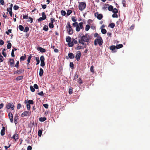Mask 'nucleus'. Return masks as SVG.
<instances>
[{
	"label": "nucleus",
	"mask_w": 150,
	"mask_h": 150,
	"mask_svg": "<svg viewBox=\"0 0 150 150\" xmlns=\"http://www.w3.org/2000/svg\"><path fill=\"white\" fill-rule=\"evenodd\" d=\"M79 42L82 45H86V44L84 43L85 42L89 43L90 42L89 35L87 34L83 35L79 40Z\"/></svg>",
	"instance_id": "nucleus-1"
},
{
	"label": "nucleus",
	"mask_w": 150,
	"mask_h": 150,
	"mask_svg": "<svg viewBox=\"0 0 150 150\" xmlns=\"http://www.w3.org/2000/svg\"><path fill=\"white\" fill-rule=\"evenodd\" d=\"M103 43V40L102 38L100 36L98 37L94 41V45L96 46L98 44L99 46H101L102 45Z\"/></svg>",
	"instance_id": "nucleus-2"
},
{
	"label": "nucleus",
	"mask_w": 150,
	"mask_h": 150,
	"mask_svg": "<svg viewBox=\"0 0 150 150\" xmlns=\"http://www.w3.org/2000/svg\"><path fill=\"white\" fill-rule=\"evenodd\" d=\"M66 28L69 34L71 35L73 34V30L71 28V26L70 25V23L69 22L67 23Z\"/></svg>",
	"instance_id": "nucleus-3"
},
{
	"label": "nucleus",
	"mask_w": 150,
	"mask_h": 150,
	"mask_svg": "<svg viewBox=\"0 0 150 150\" xmlns=\"http://www.w3.org/2000/svg\"><path fill=\"white\" fill-rule=\"evenodd\" d=\"M86 6V4L85 2H80L78 6L79 9L80 11H82L85 8Z\"/></svg>",
	"instance_id": "nucleus-4"
},
{
	"label": "nucleus",
	"mask_w": 150,
	"mask_h": 150,
	"mask_svg": "<svg viewBox=\"0 0 150 150\" xmlns=\"http://www.w3.org/2000/svg\"><path fill=\"white\" fill-rule=\"evenodd\" d=\"M6 108L7 110L11 108V110H13L14 109V106L12 103H7L6 104Z\"/></svg>",
	"instance_id": "nucleus-5"
},
{
	"label": "nucleus",
	"mask_w": 150,
	"mask_h": 150,
	"mask_svg": "<svg viewBox=\"0 0 150 150\" xmlns=\"http://www.w3.org/2000/svg\"><path fill=\"white\" fill-rule=\"evenodd\" d=\"M83 23L82 22L79 23L78 25H77L76 27V30L77 32H79L80 31L81 29H82L83 28Z\"/></svg>",
	"instance_id": "nucleus-6"
},
{
	"label": "nucleus",
	"mask_w": 150,
	"mask_h": 150,
	"mask_svg": "<svg viewBox=\"0 0 150 150\" xmlns=\"http://www.w3.org/2000/svg\"><path fill=\"white\" fill-rule=\"evenodd\" d=\"M95 16L97 17L99 20H101L103 18V15L101 14H99L98 12H96L94 14Z\"/></svg>",
	"instance_id": "nucleus-7"
},
{
	"label": "nucleus",
	"mask_w": 150,
	"mask_h": 150,
	"mask_svg": "<svg viewBox=\"0 0 150 150\" xmlns=\"http://www.w3.org/2000/svg\"><path fill=\"white\" fill-rule=\"evenodd\" d=\"M30 112L28 111H25L21 114V116L23 117L27 115L30 116Z\"/></svg>",
	"instance_id": "nucleus-8"
},
{
	"label": "nucleus",
	"mask_w": 150,
	"mask_h": 150,
	"mask_svg": "<svg viewBox=\"0 0 150 150\" xmlns=\"http://www.w3.org/2000/svg\"><path fill=\"white\" fill-rule=\"evenodd\" d=\"M8 116L11 122V123H13V115L12 113L11 112H9L8 114Z\"/></svg>",
	"instance_id": "nucleus-9"
},
{
	"label": "nucleus",
	"mask_w": 150,
	"mask_h": 150,
	"mask_svg": "<svg viewBox=\"0 0 150 150\" xmlns=\"http://www.w3.org/2000/svg\"><path fill=\"white\" fill-rule=\"evenodd\" d=\"M77 53L76 54L75 58L77 61H79V59L81 57V53L80 51H78L77 52Z\"/></svg>",
	"instance_id": "nucleus-10"
},
{
	"label": "nucleus",
	"mask_w": 150,
	"mask_h": 150,
	"mask_svg": "<svg viewBox=\"0 0 150 150\" xmlns=\"http://www.w3.org/2000/svg\"><path fill=\"white\" fill-rule=\"evenodd\" d=\"M8 62L9 63L10 66L11 67H13L14 62V60L13 59H10Z\"/></svg>",
	"instance_id": "nucleus-11"
},
{
	"label": "nucleus",
	"mask_w": 150,
	"mask_h": 150,
	"mask_svg": "<svg viewBox=\"0 0 150 150\" xmlns=\"http://www.w3.org/2000/svg\"><path fill=\"white\" fill-rule=\"evenodd\" d=\"M116 47L115 45H112L110 47V49L112 50L113 52H116Z\"/></svg>",
	"instance_id": "nucleus-12"
},
{
	"label": "nucleus",
	"mask_w": 150,
	"mask_h": 150,
	"mask_svg": "<svg viewBox=\"0 0 150 150\" xmlns=\"http://www.w3.org/2000/svg\"><path fill=\"white\" fill-rule=\"evenodd\" d=\"M25 103H28L29 104H33L34 103V102L33 100H25L24 101Z\"/></svg>",
	"instance_id": "nucleus-13"
},
{
	"label": "nucleus",
	"mask_w": 150,
	"mask_h": 150,
	"mask_svg": "<svg viewBox=\"0 0 150 150\" xmlns=\"http://www.w3.org/2000/svg\"><path fill=\"white\" fill-rule=\"evenodd\" d=\"M37 49L38 51H39L42 53L45 52H46V50L45 49L40 47H38L37 48Z\"/></svg>",
	"instance_id": "nucleus-14"
},
{
	"label": "nucleus",
	"mask_w": 150,
	"mask_h": 150,
	"mask_svg": "<svg viewBox=\"0 0 150 150\" xmlns=\"http://www.w3.org/2000/svg\"><path fill=\"white\" fill-rule=\"evenodd\" d=\"M5 133V128L4 127H3L2 129L1 130V135L2 136L4 135Z\"/></svg>",
	"instance_id": "nucleus-15"
},
{
	"label": "nucleus",
	"mask_w": 150,
	"mask_h": 150,
	"mask_svg": "<svg viewBox=\"0 0 150 150\" xmlns=\"http://www.w3.org/2000/svg\"><path fill=\"white\" fill-rule=\"evenodd\" d=\"M68 55L69 58L71 59H73L74 57V54L72 53H69Z\"/></svg>",
	"instance_id": "nucleus-16"
},
{
	"label": "nucleus",
	"mask_w": 150,
	"mask_h": 150,
	"mask_svg": "<svg viewBox=\"0 0 150 150\" xmlns=\"http://www.w3.org/2000/svg\"><path fill=\"white\" fill-rule=\"evenodd\" d=\"M43 73V69L42 68H40V71H39V76H42Z\"/></svg>",
	"instance_id": "nucleus-17"
},
{
	"label": "nucleus",
	"mask_w": 150,
	"mask_h": 150,
	"mask_svg": "<svg viewBox=\"0 0 150 150\" xmlns=\"http://www.w3.org/2000/svg\"><path fill=\"white\" fill-rule=\"evenodd\" d=\"M18 135L17 134H15L13 135V137H12V138L14 139L15 141L17 139H18Z\"/></svg>",
	"instance_id": "nucleus-18"
},
{
	"label": "nucleus",
	"mask_w": 150,
	"mask_h": 150,
	"mask_svg": "<svg viewBox=\"0 0 150 150\" xmlns=\"http://www.w3.org/2000/svg\"><path fill=\"white\" fill-rule=\"evenodd\" d=\"M46 119V118L45 117H41L39 118V120L40 121L43 122L45 121Z\"/></svg>",
	"instance_id": "nucleus-19"
},
{
	"label": "nucleus",
	"mask_w": 150,
	"mask_h": 150,
	"mask_svg": "<svg viewBox=\"0 0 150 150\" xmlns=\"http://www.w3.org/2000/svg\"><path fill=\"white\" fill-rule=\"evenodd\" d=\"M48 29V28L47 25H45L44 26L43 28V30L45 31H47Z\"/></svg>",
	"instance_id": "nucleus-20"
},
{
	"label": "nucleus",
	"mask_w": 150,
	"mask_h": 150,
	"mask_svg": "<svg viewBox=\"0 0 150 150\" xmlns=\"http://www.w3.org/2000/svg\"><path fill=\"white\" fill-rule=\"evenodd\" d=\"M25 57H26V55H25V54L24 56H22L20 58V61H24L25 60Z\"/></svg>",
	"instance_id": "nucleus-21"
},
{
	"label": "nucleus",
	"mask_w": 150,
	"mask_h": 150,
	"mask_svg": "<svg viewBox=\"0 0 150 150\" xmlns=\"http://www.w3.org/2000/svg\"><path fill=\"white\" fill-rule=\"evenodd\" d=\"M19 29L21 31H23L24 29L23 26L21 25H20L18 26Z\"/></svg>",
	"instance_id": "nucleus-22"
},
{
	"label": "nucleus",
	"mask_w": 150,
	"mask_h": 150,
	"mask_svg": "<svg viewBox=\"0 0 150 150\" xmlns=\"http://www.w3.org/2000/svg\"><path fill=\"white\" fill-rule=\"evenodd\" d=\"M35 60L37 62V63L36 65H37L38 64L40 63V60H39V58L38 57H35Z\"/></svg>",
	"instance_id": "nucleus-23"
},
{
	"label": "nucleus",
	"mask_w": 150,
	"mask_h": 150,
	"mask_svg": "<svg viewBox=\"0 0 150 150\" xmlns=\"http://www.w3.org/2000/svg\"><path fill=\"white\" fill-rule=\"evenodd\" d=\"M23 78V76H21L17 77L16 78V80L17 81H19L22 79Z\"/></svg>",
	"instance_id": "nucleus-24"
},
{
	"label": "nucleus",
	"mask_w": 150,
	"mask_h": 150,
	"mask_svg": "<svg viewBox=\"0 0 150 150\" xmlns=\"http://www.w3.org/2000/svg\"><path fill=\"white\" fill-rule=\"evenodd\" d=\"M68 46L69 47H72L74 45V44L73 43V42H71V41L70 42H68Z\"/></svg>",
	"instance_id": "nucleus-25"
},
{
	"label": "nucleus",
	"mask_w": 150,
	"mask_h": 150,
	"mask_svg": "<svg viewBox=\"0 0 150 150\" xmlns=\"http://www.w3.org/2000/svg\"><path fill=\"white\" fill-rule=\"evenodd\" d=\"M123 47V45L122 44H120L118 45H116V48L117 49H119L120 48H122Z\"/></svg>",
	"instance_id": "nucleus-26"
},
{
	"label": "nucleus",
	"mask_w": 150,
	"mask_h": 150,
	"mask_svg": "<svg viewBox=\"0 0 150 150\" xmlns=\"http://www.w3.org/2000/svg\"><path fill=\"white\" fill-rule=\"evenodd\" d=\"M108 9L110 11H112L113 9V6L111 5H110L108 6Z\"/></svg>",
	"instance_id": "nucleus-27"
},
{
	"label": "nucleus",
	"mask_w": 150,
	"mask_h": 150,
	"mask_svg": "<svg viewBox=\"0 0 150 150\" xmlns=\"http://www.w3.org/2000/svg\"><path fill=\"white\" fill-rule=\"evenodd\" d=\"M101 32L103 34H105L106 33V30L103 28H102L101 30Z\"/></svg>",
	"instance_id": "nucleus-28"
},
{
	"label": "nucleus",
	"mask_w": 150,
	"mask_h": 150,
	"mask_svg": "<svg viewBox=\"0 0 150 150\" xmlns=\"http://www.w3.org/2000/svg\"><path fill=\"white\" fill-rule=\"evenodd\" d=\"M42 131L41 130H39L38 131V136L40 137L41 136L42 134Z\"/></svg>",
	"instance_id": "nucleus-29"
},
{
	"label": "nucleus",
	"mask_w": 150,
	"mask_h": 150,
	"mask_svg": "<svg viewBox=\"0 0 150 150\" xmlns=\"http://www.w3.org/2000/svg\"><path fill=\"white\" fill-rule=\"evenodd\" d=\"M31 57L32 56L31 55H30L28 57L27 60L28 64L30 62V60Z\"/></svg>",
	"instance_id": "nucleus-30"
},
{
	"label": "nucleus",
	"mask_w": 150,
	"mask_h": 150,
	"mask_svg": "<svg viewBox=\"0 0 150 150\" xmlns=\"http://www.w3.org/2000/svg\"><path fill=\"white\" fill-rule=\"evenodd\" d=\"M71 40V38L69 36H68L66 38V41L67 42H70Z\"/></svg>",
	"instance_id": "nucleus-31"
},
{
	"label": "nucleus",
	"mask_w": 150,
	"mask_h": 150,
	"mask_svg": "<svg viewBox=\"0 0 150 150\" xmlns=\"http://www.w3.org/2000/svg\"><path fill=\"white\" fill-rule=\"evenodd\" d=\"M42 18H43L45 20V19L46 18V16L45 15V13L44 12H43L42 13Z\"/></svg>",
	"instance_id": "nucleus-32"
},
{
	"label": "nucleus",
	"mask_w": 150,
	"mask_h": 150,
	"mask_svg": "<svg viewBox=\"0 0 150 150\" xmlns=\"http://www.w3.org/2000/svg\"><path fill=\"white\" fill-rule=\"evenodd\" d=\"M18 116L17 114L15 115L14 117V120H18Z\"/></svg>",
	"instance_id": "nucleus-33"
},
{
	"label": "nucleus",
	"mask_w": 150,
	"mask_h": 150,
	"mask_svg": "<svg viewBox=\"0 0 150 150\" xmlns=\"http://www.w3.org/2000/svg\"><path fill=\"white\" fill-rule=\"evenodd\" d=\"M53 23H50L49 25V26L50 28H52L54 27Z\"/></svg>",
	"instance_id": "nucleus-34"
},
{
	"label": "nucleus",
	"mask_w": 150,
	"mask_h": 150,
	"mask_svg": "<svg viewBox=\"0 0 150 150\" xmlns=\"http://www.w3.org/2000/svg\"><path fill=\"white\" fill-rule=\"evenodd\" d=\"M90 28V26L89 25H87L86 26L85 28V30L86 31H88Z\"/></svg>",
	"instance_id": "nucleus-35"
},
{
	"label": "nucleus",
	"mask_w": 150,
	"mask_h": 150,
	"mask_svg": "<svg viewBox=\"0 0 150 150\" xmlns=\"http://www.w3.org/2000/svg\"><path fill=\"white\" fill-rule=\"evenodd\" d=\"M12 46L11 43L10 42L8 43L7 45V48L9 49L11 48Z\"/></svg>",
	"instance_id": "nucleus-36"
},
{
	"label": "nucleus",
	"mask_w": 150,
	"mask_h": 150,
	"mask_svg": "<svg viewBox=\"0 0 150 150\" xmlns=\"http://www.w3.org/2000/svg\"><path fill=\"white\" fill-rule=\"evenodd\" d=\"M72 12L71 10H69L67 11V16H69Z\"/></svg>",
	"instance_id": "nucleus-37"
},
{
	"label": "nucleus",
	"mask_w": 150,
	"mask_h": 150,
	"mask_svg": "<svg viewBox=\"0 0 150 150\" xmlns=\"http://www.w3.org/2000/svg\"><path fill=\"white\" fill-rule=\"evenodd\" d=\"M61 13L62 16H64L66 14V13L64 11L62 10L61 11Z\"/></svg>",
	"instance_id": "nucleus-38"
},
{
	"label": "nucleus",
	"mask_w": 150,
	"mask_h": 150,
	"mask_svg": "<svg viewBox=\"0 0 150 150\" xmlns=\"http://www.w3.org/2000/svg\"><path fill=\"white\" fill-rule=\"evenodd\" d=\"M23 18L24 19H27L28 18V14H27L26 15V14H25V15L23 14Z\"/></svg>",
	"instance_id": "nucleus-39"
},
{
	"label": "nucleus",
	"mask_w": 150,
	"mask_h": 150,
	"mask_svg": "<svg viewBox=\"0 0 150 150\" xmlns=\"http://www.w3.org/2000/svg\"><path fill=\"white\" fill-rule=\"evenodd\" d=\"M28 18L29 19L27 20V21L28 22H30V23H32L33 22V18L30 17H29Z\"/></svg>",
	"instance_id": "nucleus-40"
},
{
	"label": "nucleus",
	"mask_w": 150,
	"mask_h": 150,
	"mask_svg": "<svg viewBox=\"0 0 150 150\" xmlns=\"http://www.w3.org/2000/svg\"><path fill=\"white\" fill-rule=\"evenodd\" d=\"M112 12L113 13H118V10L116 8H113V10L112 11Z\"/></svg>",
	"instance_id": "nucleus-41"
},
{
	"label": "nucleus",
	"mask_w": 150,
	"mask_h": 150,
	"mask_svg": "<svg viewBox=\"0 0 150 150\" xmlns=\"http://www.w3.org/2000/svg\"><path fill=\"white\" fill-rule=\"evenodd\" d=\"M25 103L26 104V107H27V110H30V105L28 103Z\"/></svg>",
	"instance_id": "nucleus-42"
},
{
	"label": "nucleus",
	"mask_w": 150,
	"mask_h": 150,
	"mask_svg": "<svg viewBox=\"0 0 150 150\" xmlns=\"http://www.w3.org/2000/svg\"><path fill=\"white\" fill-rule=\"evenodd\" d=\"M4 59V58L1 54H0V62H2Z\"/></svg>",
	"instance_id": "nucleus-43"
},
{
	"label": "nucleus",
	"mask_w": 150,
	"mask_h": 150,
	"mask_svg": "<svg viewBox=\"0 0 150 150\" xmlns=\"http://www.w3.org/2000/svg\"><path fill=\"white\" fill-rule=\"evenodd\" d=\"M29 30V27L28 26H26L25 27L24 30V31L25 32H28Z\"/></svg>",
	"instance_id": "nucleus-44"
},
{
	"label": "nucleus",
	"mask_w": 150,
	"mask_h": 150,
	"mask_svg": "<svg viewBox=\"0 0 150 150\" xmlns=\"http://www.w3.org/2000/svg\"><path fill=\"white\" fill-rule=\"evenodd\" d=\"M40 60L41 61V62L42 61H44L45 60V58L44 56L43 55L41 56L40 57Z\"/></svg>",
	"instance_id": "nucleus-45"
},
{
	"label": "nucleus",
	"mask_w": 150,
	"mask_h": 150,
	"mask_svg": "<svg viewBox=\"0 0 150 150\" xmlns=\"http://www.w3.org/2000/svg\"><path fill=\"white\" fill-rule=\"evenodd\" d=\"M109 25L111 28H113L115 26V24L114 23H112L110 24Z\"/></svg>",
	"instance_id": "nucleus-46"
},
{
	"label": "nucleus",
	"mask_w": 150,
	"mask_h": 150,
	"mask_svg": "<svg viewBox=\"0 0 150 150\" xmlns=\"http://www.w3.org/2000/svg\"><path fill=\"white\" fill-rule=\"evenodd\" d=\"M112 17L113 18H117L118 17L117 14L116 13H114L112 15Z\"/></svg>",
	"instance_id": "nucleus-47"
},
{
	"label": "nucleus",
	"mask_w": 150,
	"mask_h": 150,
	"mask_svg": "<svg viewBox=\"0 0 150 150\" xmlns=\"http://www.w3.org/2000/svg\"><path fill=\"white\" fill-rule=\"evenodd\" d=\"M69 66L72 69H73L74 68V64L73 62H70V63Z\"/></svg>",
	"instance_id": "nucleus-48"
},
{
	"label": "nucleus",
	"mask_w": 150,
	"mask_h": 150,
	"mask_svg": "<svg viewBox=\"0 0 150 150\" xmlns=\"http://www.w3.org/2000/svg\"><path fill=\"white\" fill-rule=\"evenodd\" d=\"M45 65V63L44 61H42L41 62L40 66L42 67H43Z\"/></svg>",
	"instance_id": "nucleus-49"
},
{
	"label": "nucleus",
	"mask_w": 150,
	"mask_h": 150,
	"mask_svg": "<svg viewBox=\"0 0 150 150\" xmlns=\"http://www.w3.org/2000/svg\"><path fill=\"white\" fill-rule=\"evenodd\" d=\"M30 89L32 92H34L35 91V89L34 88L33 86H31L30 87Z\"/></svg>",
	"instance_id": "nucleus-50"
},
{
	"label": "nucleus",
	"mask_w": 150,
	"mask_h": 150,
	"mask_svg": "<svg viewBox=\"0 0 150 150\" xmlns=\"http://www.w3.org/2000/svg\"><path fill=\"white\" fill-rule=\"evenodd\" d=\"M122 3L123 4V5L124 7H125L126 6V1L125 0H122Z\"/></svg>",
	"instance_id": "nucleus-51"
},
{
	"label": "nucleus",
	"mask_w": 150,
	"mask_h": 150,
	"mask_svg": "<svg viewBox=\"0 0 150 150\" xmlns=\"http://www.w3.org/2000/svg\"><path fill=\"white\" fill-rule=\"evenodd\" d=\"M45 19L42 18V17H40L38 19V22L41 21H42L44 20Z\"/></svg>",
	"instance_id": "nucleus-52"
},
{
	"label": "nucleus",
	"mask_w": 150,
	"mask_h": 150,
	"mask_svg": "<svg viewBox=\"0 0 150 150\" xmlns=\"http://www.w3.org/2000/svg\"><path fill=\"white\" fill-rule=\"evenodd\" d=\"M12 30L11 29H9L8 30V31L6 32V33L7 35L9 34V33H11Z\"/></svg>",
	"instance_id": "nucleus-53"
},
{
	"label": "nucleus",
	"mask_w": 150,
	"mask_h": 150,
	"mask_svg": "<svg viewBox=\"0 0 150 150\" xmlns=\"http://www.w3.org/2000/svg\"><path fill=\"white\" fill-rule=\"evenodd\" d=\"M19 8V7L16 5L14 6L13 7V9L14 10H18Z\"/></svg>",
	"instance_id": "nucleus-54"
},
{
	"label": "nucleus",
	"mask_w": 150,
	"mask_h": 150,
	"mask_svg": "<svg viewBox=\"0 0 150 150\" xmlns=\"http://www.w3.org/2000/svg\"><path fill=\"white\" fill-rule=\"evenodd\" d=\"M94 67L93 66H92L90 68V71L92 72H93L94 70Z\"/></svg>",
	"instance_id": "nucleus-55"
},
{
	"label": "nucleus",
	"mask_w": 150,
	"mask_h": 150,
	"mask_svg": "<svg viewBox=\"0 0 150 150\" xmlns=\"http://www.w3.org/2000/svg\"><path fill=\"white\" fill-rule=\"evenodd\" d=\"M19 61H17L15 66V67H16L17 68H18L19 67Z\"/></svg>",
	"instance_id": "nucleus-56"
},
{
	"label": "nucleus",
	"mask_w": 150,
	"mask_h": 150,
	"mask_svg": "<svg viewBox=\"0 0 150 150\" xmlns=\"http://www.w3.org/2000/svg\"><path fill=\"white\" fill-rule=\"evenodd\" d=\"M72 25L74 27H76L77 25H78V23L77 22H75L74 23H73L72 24Z\"/></svg>",
	"instance_id": "nucleus-57"
},
{
	"label": "nucleus",
	"mask_w": 150,
	"mask_h": 150,
	"mask_svg": "<svg viewBox=\"0 0 150 150\" xmlns=\"http://www.w3.org/2000/svg\"><path fill=\"white\" fill-rule=\"evenodd\" d=\"M43 106L46 108L47 109L48 108V105L47 104H45L43 105Z\"/></svg>",
	"instance_id": "nucleus-58"
},
{
	"label": "nucleus",
	"mask_w": 150,
	"mask_h": 150,
	"mask_svg": "<svg viewBox=\"0 0 150 150\" xmlns=\"http://www.w3.org/2000/svg\"><path fill=\"white\" fill-rule=\"evenodd\" d=\"M12 8H11L9 7L8 8H7V11L8 12H10L12 11Z\"/></svg>",
	"instance_id": "nucleus-59"
},
{
	"label": "nucleus",
	"mask_w": 150,
	"mask_h": 150,
	"mask_svg": "<svg viewBox=\"0 0 150 150\" xmlns=\"http://www.w3.org/2000/svg\"><path fill=\"white\" fill-rule=\"evenodd\" d=\"M34 88L35 89H38V86L37 84H35L34 85Z\"/></svg>",
	"instance_id": "nucleus-60"
},
{
	"label": "nucleus",
	"mask_w": 150,
	"mask_h": 150,
	"mask_svg": "<svg viewBox=\"0 0 150 150\" xmlns=\"http://www.w3.org/2000/svg\"><path fill=\"white\" fill-rule=\"evenodd\" d=\"M83 47L81 46H78L77 47V50H80L81 49H83Z\"/></svg>",
	"instance_id": "nucleus-61"
},
{
	"label": "nucleus",
	"mask_w": 150,
	"mask_h": 150,
	"mask_svg": "<svg viewBox=\"0 0 150 150\" xmlns=\"http://www.w3.org/2000/svg\"><path fill=\"white\" fill-rule=\"evenodd\" d=\"M21 105L20 103H19L18 104L17 106V108L18 109H20L21 107Z\"/></svg>",
	"instance_id": "nucleus-62"
},
{
	"label": "nucleus",
	"mask_w": 150,
	"mask_h": 150,
	"mask_svg": "<svg viewBox=\"0 0 150 150\" xmlns=\"http://www.w3.org/2000/svg\"><path fill=\"white\" fill-rule=\"evenodd\" d=\"M4 44V41L2 40H0V45H2Z\"/></svg>",
	"instance_id": "nucleus-63"
},
{
	"label": "nucleus",
	"mask_w": 150,
	"mask_h": 150,
	"mask_svg": "<svg viewBox=\"0 0 150 150\" xmlns=\"http://www.w3.org/2000/svg\"><path fill=\"white\" fill-rule=\"evenodd\" d=\"M32 149V147L30 146H28L27 148V150H31Z\"/></svg>",
	"instance_id": "nucleus-64"
}]
</instances>
